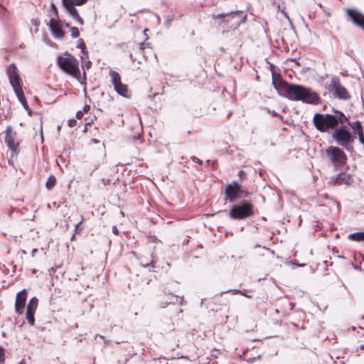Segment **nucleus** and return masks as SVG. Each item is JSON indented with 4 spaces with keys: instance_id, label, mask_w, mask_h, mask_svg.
Segmentation results:
<instances>
[{
    "instance_id": "obj_1",
    "label": "nucleus",
    "mask_w": 364,
    "mask_h": 364,
    "mask_svg": "<svg viewBox=\"0 0 364 364\" xmlns=\"http://www.w3.org/2000/svg\"><path fill=\"white\" fill-rule=\"evenodd\" d=\"M285 97L290 100L310 105H317L320 100L318 94L311 88L294 83L286 84Z\"/></svg>"
},
{
    "instance_id": "obj_2",
    "label": "nucleus",
    "mask_w": 364,
    "mask_h": 364,
    "mask_svg": "<svg viewBox=\"0 0 364 364\" xmlns=\"http://www.w3.org/2000/svg\"><path fill=\"white\" fill-rule=\"evenodd\" d=\"M214 18L220 21V24H221L223 27L235 29L241 23L245 22L247 14L242 10L230 11L218 14L214 16Z\"/></svg>"
},
{
    "instance_id": "obj_3",
    "label": "nucleus",
    "mask_w": 364,
    "mask_h": 364,
    "mask_svg": "<svg viewBox=\"0 0 364 364\" xmlns=\"http://www.w3.org/2000/svg\"><path fill=\"white\" fill-rule=\"evenodd\" d=\"M6 74L9 80L16 97L21 102L25 109H28V105L24 96L23 91L21 85V77L18 74L17 67L15 63H11L6 69Z\"/></svg>"
},
{
    "instance_id": "obj_4",
    "label": "nucleus",
    "mask_w": 364,
    "mask_h": 364,
    "mask_svg": "<svg viewBox=\"0 0 364 364\" xmlns=\"http://www.w3.org/2000/svg\"><path fill=\"white\" fill-rule=\"evenodd\" d=\"M57 64L64 73L80 80V70L79 63L74 55L66 51L63 53V55H58L57 57Z\"/></svg>"
},
{
    "instance_id": "obj_5",
    "label": "nucleus",
    "mask_w": 364,
    "mask_h": 364,
    "mask_svg": "<svg viewBox=\"0 0 364 364\" xmlns=\"http://www.w3.org/2000/svg\"><path fill=\"white\" fill-rule=\"evenodd\" d=\"M332 138L337 145L347 151L352 152L353 151V143L355 136L349 132L346 126L341 125L339 127H336L332 134Z\"/></svg>"
},
{
    "instance_id": "obj_6",
    "label": "nucleus",
    "mask_w": 364,
    "mask_h": 364,
    "mask_svg": "<svg viewBox=\"0 0 364 364\" xmlns=\"http://www.w3.org/2000/svg\"><path fill=\"white\" fill-rule=\"evenodd\" d=\"M313 123L316 129L321 132L334 130L337 127L336 117L331 114L316 113L313 117Z\"/></svg>"
},
{
    "instance_id": "obj_7",
    "label": "nucleus",
    "mask_w": 364,
    "mask_h": 364,
    "mask_svg": "<svg viewBox=\"0 0 364 364\" xmlns=\"http://www.w3.org/2000/svg\"><path fill=\"white\" fill-rule=\"evenodd\" d=\"M252 204L245 200L234 205L229 210V216L234 220H244L253 215Z\"/></svg>"
},
{
    "instance_id": "obj_8",
    "label": "nucleus",
    "mask_w": 364,
    "mask_h": 364,
    "mask_svg": "<svg viewBox=\"0 0 364 364\" xmlns=\"http://www.w3.org/2000/svg\"><path fill=\"white\" fill-rule=\"evenodd\" d=\"M326 154L329 158L335 168L346 164L347 156L345 152L338 146H329L326 150Z\"/></svg>"
},
{
    "instance_id": "obj_9",
    "label": "nucleus",
    "mask_w": 364,
    "mask_h": 364,
    "mask_svg": "<svg viewBox=\"0 0 364 364\" xmlns=\"http://www.w3.org/2000/svg\"><path fill=\"white\" fill-rule=\"evenodd\" d=\"M88 0H62V4L67 13L80 26L84 24L83 19L78 14L76 6H82Z\"/></svg>"
},
{
    "instance_id": "obj_10",
    "label": "nucleus",
    "mask_w": 364,
    "mask_h": 364,
    "mask_svg": "<svg viewBox=\"0 0 364 364\" xmlns=\"http://www.w3.org/2000/svg\"><path fill=\"white\" fill-rule=\"evenodd\" d=\"M4 142L11 152V157H14L18 153V143H15L16 132L12 130L11 126H8L5 130Z\"/></svg>"
},
{
    "instance_id": "obj_11",
    "label": "nucleus",
    "mask_w": 364,
    "mask_h": 364,
    "mask_svg": "<svg viewBox=\"0 0 364 364\" xmlns=\"http://www.w3.org/2000/svg\"><path fill=\"white\" fill-rule=\"evenodd\" d=\"M331 91L333 92V95L340 100H347L350 99V96L347 90L342 86L339 82L338 77H333L331 80L329 85Z\"/></svg>"
},
{
    "instance_id": "obj_12",
    "label": "nucleus",
    "mask_w": 364,
    "mask_h": 364,
    "mask_svg": "<svg viewBox=\"0 0 364 364\" xmlns=\"http://www.w3.org/2000/svg\"><path fill=\"white\" fill-rule=\"evenodd\" d=\"M109 75L112 77V83L115 91L124 97H129L128 87L127 85L122 83L119 74L117 71L110 70Z\"/></svg>"
},
{
    "instance_id": "obj_13",
    "label": "nucleus",
    "mask_w": 364,
    "mask_h": 364,
    "mask_svg": "<svg viewBox=\"0 0 364 364\" xmlns=\"http://www.w3.org/2000/svg\"><path fill=\"white\" fill-rule=\"evenodd\" d=\"M241 185L236 181L227 185L225 193L230 202H233L241 197Z\"/></svg>"
},
{
    "instance_id": "obj_14",
    "label": "nucleus",
    "mask_w": 364,
    "mask_h": 364,
    "mask_svg": "<svg viewBox=\"0 0 364 364\" xmlns=\"http://www.w3.org/2000/svg\"><path fill=\"white\" fill-rule=\"evenodd\" d=\"M353 178L350 174L345 173H339L335 176H333L331 179V183L334 186L346 185L350 186L353 183Z\"/></svg>"
},
{
    "instance_id": "obj_15",
    "label": "nucleus",
    "mask_w": 364,
    "mask_h": 364,
    "mask_svg": "<svg viewBox=\"0 0 364 364\" xmlns=\"http://www.w3.org/2000/svg\"><path fill=\"white\" fill-rule=\"evenodd\" d=\"M27 299V291L23 289L17 293L15 301V310L18 314H22L25 308Z\"/></svg>"
},
{
    "instance_id": "obj_16",
    "label": "nucleus",
    "mask_w": 364,
    "mask_h": 364,
    "mask_svg": "<svg viewBox=\"0 0 364 364\" xmlns=\"http://www.w3.org/2000/svg\"><path fill=\"white\" fill-rule=\"evenodd\" d=\"M347 14L355 25L364 31V15L363 14L355 9H348Z\"/></svg>"
},
{
    "instance_id": "obj_17",
    "label": "nucleus",
    "mask_w": 364,
    "mask_h": 364,
    "mask_svg": "<svg viewBox=\"0 0 364 364\" xmlns=\"http://www.w3.org/2000/svg\"><path fill=\"white\" fill-rule=\"evenodd\" d=\"M47 26L50 33L55 38L60 39L64 37L65 33L62 30L58 21H55L54 18L50 19V22L47 23Z\"/></svg>"
},
{
    "instance_id": "obj_18",
    "label": "nucleus",
    "mask_w": 364,
    "mask_h": 364,
    "mask_svg": "<svg viewBox=\"0 0 364 364\" xmlns=\"http://www.w3.org/2000/svg\"><path fill=\"white\" fill-rule=\"evenodd\" d=\"M333 111L334 112V117H336V127H338V124L341 123V125H343V124L348 121V118L346 117V115L338 110H336L333 109Z\"/></svg>"
},
{
    "instance_id": "obj_19",
    "label": "nucleus",
    "mask_w": 364,
    "mask_h": 364,
    "mask_svg": "<svg viewBox=\"0 0 364 364\" xmlns=\"http://www.w3.org/2000/svg\"><path fill=\"white\" fill-rule=\"evenodd\" d=\"M348 238L353 241H364V231L356 232L348 235Z\"/></svg>"
},
{
    "instance_id": "obj_20",
    "label": "nucleus",
    "mask_w": 364,
    "mask_h": 364,
    "mask_svg": "<svg viewBox=\"0 0 364 364\" xmlns=\"http://www.w3.org/2000/svg\"><path fill=\"white\" fill-rule=\"evenodd\" d=\"M77 48L81 49V53H82V56L81 58L83 59L84 57L88 58V52L86 50L85 43L82 39L80 38L77 41Z\"/></svg>"
},
{
    "instance_id": "obj_21",
    "label": "nucleus",
    "mask_w": 364,
    "mask_h": 364,
    "mask_svg": "<svg viewBox=\"0 0 364 364\" xmlns=\"http://www.w3.org/2000/svg\"><path fill=\"white\" fill-rule=\"evenodd\" d=\"M38 299L36 296L32 297L27 305L26 310H31L36 311L38 306Z\"/></svg>"
},
{
    "instance_id": "obj_22",
    "label": "nucleus",
    "mask_w": 364,
    "mask_h": 364,
    "mask_svg": "<svg viewBox=\"0 0 364 364\" xmlns=\"http://www.w3.org/2000/svg\"><path fill=\"white\" fill-rule=\"evenodd\" d=\"M55 183L56 178L53 175H51L48 177L46 183V187L48 190H51L55 186Z\"/></svg>"
},
{
    "instance_id": "obj_23",
    "label": "nucleus",
    "mask_w": 364,
    "mask_h": 364,
    "mask_svg": "<svg viewBox=\"0 0 364 364\" xmlns=\"http://www.w3.org/2000/svg\"><path fill=\"white\" fill-rule=\"evenodd\" d=\"M35 312L36 311H33L31 310H26V319L28 320V322L31 326H33L35 323V318H34Z\"/></svg>"
},
{
    "instance_id": "obj_24",
    "label": "nucleus",
    "mask_w": 364,
    "mask_h": 364,
    "mask_svg": "<svg viewBox=\"0 0 364 364\" xmlns=\"http://www.w3.org/2000/svg\"><path fill=\"white\" fill-rule=\"evenodd\" d=\"M353 134L355 135H358V140L360 144L364 145V133H363V128L358 129V130L353 131Z\"/></svg>"
},
{
    "instance_id": "obj_25",
    "label": "nucleus",
    "mask_w": 364,
    "mask_h": 364,
    "mask_svg": "<svg viewBox=\"0 0 364 364\" xmlns=\"http://www.w3.org/2000/svg\"><path fill=\"white\" fill-rule=\"evenodd\" d=\"M91 65H92V62L90 60H87V61L85 62L84 63H82V68L84 70V72H83L84 80L86 79L85 70H89L91 67Z\"/></svg>"
},
{
    "instance_id": "obj_26",
    "label": "nucleus",
    "mask_w": 364,
    "mask_h": 364,
    "mask_svg": "<svg viewBox=\"0 0 364 364\" xmlns=\"http://www.w3.org/2000/svg\"><path fill=\"white\" fill-rule=\"evenodd\" d=\"M71 36L73 38H78L80 36L79 30L77 27H70Z\"/></svg>"
},
{
    "instance_id": "obj_27",
    "label": "nucleus",
    "mask_w": 364,
    "mask_h": 364,
    "mask_svg": "<svg viewBox=\"0 0 364 364\" xmlns=\"http://www.w3.org/2000/svg\"><path fill=\"white\" fill-rule=\"evenodd\" d=\"M351 127L353 131L358 130V129L363 128L360 122L358 120L355 121L353 122V125H351Z\"/></svg>"
},
{
    "instance_id": "obj_28",
    "label": "nucleus",
    "mask_w": 364,
    "mask_h": 364,
    "mask_svg": "<svg viewBox=\"0 0 364 364\" xmlns=\"http://www.w3.org/2000/svg\"><path fill=\"white\" fill-rule=\"evenodd\" d=\"M5 361L4 348L0 346V363H4Z\"/></svg>"
},
{
    "instance_id": "obj_29",
    "label": "nucleus",
    "mask_w": 364,
    "mask_h": 364,
    "mask_svg": "<svg viewBox=\"0 0 364 364\" xmlns=\"http://www.w3.org/2000/svg\"><path fill=\"white\" fill-rule=\"evenodd\" d=\"M175 300H171L169 302H166L164 304H162L161 307L165 308L167 306L168 304H174L175 302H177L179 299L178 296H173Z\"/></svg>"
},
{
    "instance_id": "obj_30",
    "label": "nucleus",
    "mask_w": 364,
    "mask_h": 364,
    "mask_svg": "<svg viewBox=\"0 0 364 364\" xmlns=\"http://www.w3.org/2000/svg\"><path fill=\"white\" fill-rule=\"evenodd\" d=\"M191 160H192L193 162H195V163L198 164V165H200V166H202V164H203V161H202V160H200V159H198V157H196V156H192L191 157Z\"/></svg>"
},
{
    "instance_id": "obj_31",
    "label": "nucleus",
    "mask_w": 364,
    "mask_h": 364,
    "mask_svg": "<svg viewBox=\"0 0 364 364\" xmlns=\"http://www.w3.org/2000/svg\"><path fill=\"white\" fill-rule=\"evenodd\" d=\"M228 292H231L232 294H242V291L240 289H229L226 291H223L222 292V294L223 293H228Z\"/></svg>"
},
{
    "instance_id": "obj_32",
    "label": "nucleus",
    "mask_w": 364,
    "mask_h": 364,
    "mask_svg": "<svg viewBox=\"0 0 364 364\" xmlns=\"http://www.w3.org/2000/svg\"><path fill=\"white\" fill-rule=\"evenodd\" d=\"M51 8L54 12L55 17L58 18V11L54 3H51Z\"/></svg>"
},
{
    "instance_id": "obj_33",
    "label": "nucleus",
    "mask_w": 364,
    "mask_h": 364,
    "mask_svg": "<svg viewBox=\"0 0 364 364\" xmlns=\"http://www.w3.org/2000/svg\"><path fill=\"white\" fill-rule=\"evenodd\" d=\"M141 265L144 267H148L149 269V271H151V268H153L154 267V260L152 259L151 262L150 263H146L145 264H141Z\"/></svg>"
},
{
    "instance_id": "obj_34",
    "label": "nucleus",
    "mask_w": 364,
    "mask_h": 364,
    "mask_svg": "<svg viewBox=\"0 0 364 364\" xmlns=\"http://www.w3.org/2000/svg\"><path fill=\"white\" fill-rule=\"evenodd\" d=\"M68 126H69L70 127H75V126L76 125V124H77V121H76V119H73H73H70L68 121Z\"/></svg>"
},
{
    "instance_id": "obj_35",
    "label": "nucleus",
    "mask_w": 364,
    "mask_h": 364,
    "mask_svg": "<svg viewBox=\"0 0 364 364\" xmlns=\"http://www.w3.org/2000/svg\"><path fill=\"white\" fill-rule=\"evenodd\" d=\"M238 176L242 179V180H244L247 178V174L246 173L242 171V170H240L239 172H238Z\"/></svg>"
},
{
    "instance_id": "obj_36",
    "label": "nucleus",
    "mask_w": 364,
    "mask_h": 364,
    "mask_svg": "<svg viewBox=\"0 0 364 364\" xmlns=\"http://www.w3.org/2000/svg\"><path fill=\"white\" fill-rule=\"evenodd\" d=\"M82 116H83L82 111L79 110V111H77V112H76V117H77V119H80V118H82Z\"/></svg>"
},
{
    "instance_id": "obj_37",
    "label": "nucleus",
    "mask_w": 364,
    "mask_h": 364,
    "mask_svg": "<svg viewBox=\"0 0 364 364\" xmlns=\"http://www.w3.org/2000/svg\"><path fill=\"white\" fill-rule=\"evenodd\" d=\"M112 232H113L114 234H115L116 235H117L119 234V230H118V229H117V226L114 225V226L112 227Z\"/></svg>"
},
{
    "instance_id": "obj_38",
    "label": "nucleus",
    "mask_w": 364,
    "mask_h": 364,
    "mask_svg": "<svg viewBox=\"0 0 364 364\" xmlns=\"http://www.w3.org/2000/svg\"><path fill=\"white\" fill-rule=\"evenodd\" d=\"M271 114H272V116H274V117H277V116H279L281 119H282V116H280V115H279V114L276 111H274V110L272 111V112H271Z\"/></svg>"
},
{
    "instance_id": "obj_39",
    "label": "nucleus",
    "mask_w": 364,
    "mask_h": 364,
    "mask_svg": "<svg viewBox=\"0 0 364 364\" xmlns=\"http://www.w3.org/2000/svg\"><path fill=\"white\" fill-rule=\"evenodd\" d=\"M82 223V220L80 221L78 223H77L75 225V232H77V229H78V227L79 225Z\"/></svg>"
},
{
    "instance_id": "obj_40",
    "label": "nucleus",
    "mask_w": 364,
    "mask_h": 364,
    "mask_svg": "<svg viewBox=\"0 0 364 364\" xmlns=\"http://www.w3.org/2000/svg\"><path fill=\"white\" fill-rule=\"evenodd\" d=\"M289 307H290V309H291V310H292V309H294V306H295V304H294V303L289 302Z\"/></svg>"
},
{
    "instance_id": "obj_41",
    "label": "nucleus",
    "mask_w": 364,
    "mask_h": 364,
    "mask_svg": "<svg viewBox=\"0 0 364 364\" xmlns=\"http://www.w3.org/2000/svg\"><path fill=\"white\" fill-rule=\"evenodd\" d=\"M38 252V249H33L32 250V252H31V255L32 257H34L35 256V254Z\"/></svg>"
},
{
    "instance_id": "obj_42",
    "label": "nucleus",
    "mask_w": 364,
    "mask_h": 364,
    "mask_svg": "<svg viewBox=\"0 0 364 364\" xmlns=\"http://www.w3.org/2000/svg\"><path fill=\"white\" fill-rule=\"evenodd\" d=\"M27 111V113L29 116H31L32 114H33V112L32 110L30 109V107H28V109H26Z\"/></svg>"
},
{
    "instance_id": "obj_43",
    "label": "nucleus",
    "mask_w": 364,
    "mask_h": 364,
    "mask_svg": "<svg viewBox=\"0 0 364 364\" xmlns=\"http://www.w3.org/2000/svg\"><path fill=\"white\" fill-rule=\"evenodd\" d=\"M272 84L276 90H279V85H277L274 80L272 82Z\"/></svg>"
},
{
    "instance_id": "obj_44",
    "label": "nucleus",
    "mask_w": 364,
    "mask_h": 364,
    "mask_svg": "<svg viewBox=\"0 0 364 364\" xmlns=\"http://www.w3.org/2000/svg\"><path fill=\"white\" fill-rule=\"evenodd\" d=\"M242 295H243L244 296L247 297V298H252V296L251 295H248L247 294V293H245L242 291V294H241Z\"/></svg>"
},
{
    "instance_id": "obj_45",
    "label": "nucleus",
    "mask_w": 364,
    "mask_h": 364,
    "mask_svg": "<svg viewBox=\"0 0 364 364\" xmlns=\"http://www.w3.org/2000/svg\"><path fill=\"white\" fill-rule=\"evenodd\" d=\"M88 109H90V106H89V105H85L84 106V107H83V110H84V111H87V110H88Z\"/></svg>"
},
{
    "instance_id": "obj_46",
    "label": "nucleus",
    "mask_w": 364,
    "mask_h": 364,
    "mask_svg": "<svg viewBox=\"0 0 364 364\" xmlns=\"http://www.w3.org/2000/svg\"><path fill=\"white\" fill-rule=\"evenodd\" d=\"M92 141L93 143H95V144H97V143H99V142H100V141H99L98 139H94V138H93V139H92Z\"/></svg>"
},
{
    "instance_id": "obj_47",
    "label": "nucleus",
    "mask_w": 364,
    "mask_h": 364,
    "mask_svg": "<svg viewBox=\"0 0 364 364\" xmlns=\"http://www.w3.org/2000/svg\"><path fill=\"white\" fill-rule=\"evenodd\" d=\"M129 57L132 62H134L135 60V59L133 58V55L132 53L129 54Z\"/></svg>"
},
{
    "instance_id": "obj_48",
    "label": "nucleus",
    "mask_w": 364,
    "mask_h": 364,
    "mask_svg": "<svg viewBox=\"0 0 364 364\" xmlns=\"http://www.w3.org/2000/svg\"><path fill=\"white\" fill-rule=\"evenodd\" d=\"M70 240H75V234H73V235L71 236Z\"/></svg>"
},
{
    "instance_id": "obj_49",
    "label": "nucleus",
    "mask_w": 364,
    "mask_h": 364,
    "mask_svg": "<svg viewBox=\"0 0 364 364\" xmlns=\"http://www.w3.org/2000/svg\"><path fill=\"white\" fill-rule=\"evenodd\" d=\"M18 364H26L24 359L21 360Z\"/></svg>"
},
{
    "instance_id": "obj_50",
    "label": "nucleus",
    "mask_w": 364,
    "mask_h": 364,
    "mask_svg": "<svg viewBox=\"0 0 364 364\" xmlns=\"http://www.w3.org/2000/svg\"><path fill=\"white\" fill-rule=\"evenodd\" d=\"M102 181L104 182V184L106 185V184H109V180H107L106 181V183L105 182V179H102Z\"/></svg>"
},
{
    "instance_id": "obj_51",
    "label": "nucleus",
    "mask_w": 364,
    "mask_h": 364,
    "mask_svg": "<svg viewBox=\"0 0 364 364\" xmlns=\"http://www.w3.org/2000/svg\"><path fill=\"white\" fill-rule=\"evenodd\" d=\"M12 213H13V210L10 213H9V217H11Z\"/></svg>"
},
{
    "instance_id": "obj_52",
    "label": "nucleus",
    "mask_w": 364,
    "mask_h": 364,
    "mask_svg": "<svg viewBox=\"0 0 364 364\" xmlns=\"http://www.w3.org/2000/svg\"><path fill=\"white\" fill-rule=\"evenodd\" d=\"M360 348L362 350L364 349V344L360 345Z\"/></svg>"
},
{
    "instance_id": "obj_53",
    "label": "nucleus",
    "mask_w": 364,
    "mask_h": 364,
    "mask_svg": "<svg viewBox=\"0 0 364 364\" xmlns=\"http://www.w3.org/2000/svg\"><path fill=\"white\" fill-rule=\"evenodd\" d=\"M232 114V112H230L228 114V117H230Z\"/></svg>"
},
{
    "instance_id": "obj_54",
    "label": "nucleus",
    "mask_w": 364,
    "mask_h": 364,
    "mask_svg": "<svg viewBox=\"0 0 364 364\" xmlns=\"http://www.w3.org/2000/svg\"><path fill=\"white\" fill-rule=\"evenodd\" d=\"M305 265H306L305 264H298V266H299V267H304V266H305Z\"/></svg>"
},
{
    "instance_id": "obj_55",
    "label": "nucleus",
    "mask_w": 364,
    "mask_h": 364,
    "mask_svg": "<svg viewBox=\"0 0 364 364\" xmlns=\"http://www.w3.org/2000/svg\"><path fill=\"white\" fill-rule=\"evenodd\" d=\"M65 27H66V28H69V27H70V26H69V24H68V23H65Z\"/></svg>"
},
{
    "instance_id": "obj_56",
    "label": "nucleus",
    "mask_w": 364,
    "mask_h": 364,
    "mask_svg": "<svg viewBox=\"0 0 364 364\" xmlns=\"http://www.w3.org/2000/svg\"><path fill=\"white\" fill-rule=\"evenodd\" d=\"M149 31L148 29H145V30L144 31V34H145V35H146V31Z\"/></svg>"
},
{
    "instance_id": "obj_57",
    "label": "nucleus",
    "mask_w": 364,
    "mask_h": 364,
    "mask_svg": "<svg viewBox=\"0 0 364 364\" xmlns=\"http://www.w3.org/2000/svg\"><path fill=\"white\" fill-rule=\"evenodd\" d=\"M35 101H38V102H39V100H38L37 97H36V98H35Z\"/></svg>"
},
{
    "instance_id": "obj_58",
    "label": "nucleus",
    "mask_w": 364,
    "mask_h": 364,
    "mask_svg": "<svg viewBox=\"0 0 364 364\" xmlns=\"http://www.w3.org/2000/svg\"><path fill=\"white\" fill-rule=\"evenodd\" d=\"M282 12L283 14H284L287 16V14L284 13V9H282Z\"/></svg>"
},
{
    "instance_id": "obj_59",
    "label": "nucleus",
    "mask_w": 364,
    "mask_h": 364,
    "mask_svg": "<svg viewBox=\"0 0 364 364\" xmlns=\"http://www.w3.org/2000/svg\"><path fill=\"white\" fill-rule=\"evenodd\" d=\"M203 299H201V301H200L201 305L203 304Z\"/></svg>"
},
{
    "instance_id": "obj_60",
    "label": "nucleus",
    "mask_w": 364,
    "mask_h": 364,
    "mask_svg": "<svg viewBox=\"0 0 364 364\" xmlns=\"http://www.w3.org/2000/svg\"><path fill=\"white\" fill-rule=\"evenodd\" d=\"M352 330L353 331L355 330V327H352Z\"/></svg>"
},
{
    "instance_id": "obj_61",
    "label": "nucleus",
    "mask_w": 364,
    "mask_h": 364,
    "mask_svg": "<svg viewBox=\"0 0 364 364\" xmlns=\"http://www.w3.org/2000/svg\"><path fill=\"white\" fill-rule=\"evenodd\" d=\"M260 247L259 245H256L255 247Z\"/></svg>"
},
{
    "instance_id": "obj_62",
    "label": "nucleus",
    "mask_w": 364,
    "mask_h": 364,
    "mask_svg": "<svg viewBox=\"0 0 364 364\" xmlns=\"http://www.w3.org/2000/svg\"><path fill=\"white\" fill-rule=\"evenodd\" d=\"M362 319H364V315L362 316Z\"/></svg>"
}]
</instances>
